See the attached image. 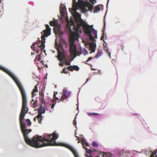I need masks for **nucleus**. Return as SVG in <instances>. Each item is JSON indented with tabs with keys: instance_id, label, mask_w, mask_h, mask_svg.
<instances>
[{
	"instance_id": "obj_1",
	"label": "nucleus",
	"mask_w": 157,
	"mask_h": 157,
	"mask_svg": "<svg viewBox=\"0 0 157 157\" xmlns=\"http://www.w3.org/2000/svg\"><path fill=\"white\" fill-rule=\"evenodd\" d=\"M9 75L14 80L18 87L22 96V106L19 117V121L21 132L23 135L24 140L26 143L29 145L36 148L40 147L39 146L40 142H41L42 136L38 135L34 136L30 139L29 138L28 134L31 132L32 130L26 128L25 124L24 122V117L25 114L27 113L28 110H26L27 107V98L25 92L21 83L11 72L8 69H0Z\"/></svg>"
},
{
	"instance_id": "obj_2",
	"label": "nucleus",
	"mask_w": 157,
	"mask_h": 157,
	"mask_svg": "<svg viewBox=\"0 0 157 157\" xmlns=\"http://www.w3.org/2000/svg\"><path fill=\"white\" fill-rule=\"evenodd\" d=\"M78 23L76 24V26L74 25V23H72L71 25L73 26L72 29L74 31L73 32L72 36L71 37V40L70 43V52L71 55L72 56L73 55L74 57L77 56V53L76 45L74 44L75 39L73 36H78L81 26H82L83 29L86 34L87 35L90 34L92 32V28H91L90 26L85 21H84L83 20H80L78 21Z\"/></svg>"
},
{
	"instance_id": "obj_3",
	"label": "nucleus",
	"mask_w": 157,
	"mask_h": 157,
	"mask_svg": "<svg viewBox=\"0 0 157 157\" xmlns=\"http://www.w3.org/2000/svg\"><path fill=\"white\" fill-rule=\"evenodd\" d=\"M52 138L51 137V135L49 134L48 136H42L41 142H40L39 146L40 147L48 146H61L65 147L63 146L64 145H68L67 144L62 143H56L55 141L58 137V135L54 132L52 134Z\"/></svg>"
},
{
	"instance_id": "obj_4",
	"label": "nucleus",
	"mask_w": 157,
	"mask_h": 157,
	"mask_svg": "<svg viewBox=\"0 0 157 157\" xmlns=\"http://www.w3.org/2000/svg\"><path fill=\"white\" fill-rule=\"evenodd\" d=\"M46 29L43 31L41 33L43 35L41 37V40H40L38 43H34L32 45L31 47L32 50L35 51V46L37 44V46L40 47L42 49H43L45 47L44 43L45 42V37H47L51 34V29L48 25H45Z\"/></svg>"
},
{
	"instance_id": "obj_5",
	"label": "nucleus",
	"mask_w": 157,
	"mask_h": 157,
	"mask_svg": "<svg viewBox=\"0 0 157 157\" xmlns=\"http://www.w3.org/2000/svg\"><path fill=\"white\" fill-rule=\"evenodd\" d=\"M61 47L60 46H57V48H56L58 52L57 57L58 60L61 62L59 63V65L61 66L63 65L64 60L68 59L67 58L68 56L67 55V52L66 51L63 49H62L61 51L59 50V48L61 49Z\"/></svg>"
},
{
	"instance_id": "obj_6",
	"label": "nucleus",
	"mask_w": 157,
	"mask_h": 157,
	"mask_svg": "<svg viewBox=\"0 0 157 157\" xmlns=\"http://www.w3.org/2000/svg\"><path fill=\"white\" fill-rule=\"evenodd\" d=\"M63 146L65 147L66 148L69 149L73 153L75 157H79L77 152L75 149L72 146L70 145H64ZM102 157H107V154L106 153H104Z\"/></svg>"
},
{
	"instance_id": "obj_7",
	"label": "nucleus",
	"mask_w": 157,
	"mask_h": 157,
	"mask_svg": "<svg viewBox=\"0 0 157 157\" xmlns=\"http://www.w3.org/2000/svg\"><path fill=\"white\" fill-rule=\"evenodd\" d=\"M93 5L90 3L89 2H87L82 7L81 9L83 13H86L88 11H92L93 9Z\"/></svg>"
},
{
	"instance_id": "obj_8",
	"label": "nucleus",
	"mask_w": 157,
	"mask_h": 157,
	"mask_svg": "<svg viewBox=\"0 0 157 157\" xmlns=\"http://www.w3.org/2000/svg\"><path fill=\"white\" fill-rule=\"evenodd\" d=\"M54 31L56 34L61 35L63 34L61 31V27L59 25H58L54 28Z\"/></svg>"
},
{
	"instance_id": "obj_9",
	"label": "nucleus",
	"mask_w": 157,
	"mask_h": 157,
	"mask_svg": "<svg viewBox=\"0 0 157 157\" xmlns=\"http://www.w3.org/2000/svg\"><path fill=\"white\" fill-rule=\"evenodd\" d=\"M68 94V93L67 90H63V94L60 99V101L63 102L65 99H67L69 96L67 95Z\"/></svg>"
},
{
	"instance_id": "obj_10",
	"label": "nucleus",
	"mask_w": 157,
	"mask_h": 157,
	"mask_svg": "<svg viewBox=\"0 0 157 157\" xmlns=\"http://www.w3.org/2000/svg\"><path fill=\"white\" fill-rule=\"evenodd\" d=\"M67 69L70 71H72L74 70H75L77 71H78L79 70V68L77 66L74 65L70 66H68L67 67Z\"/></svg>"
},
{
	"instance_id": "obj_11",
	"label": "nucleus",
	"mask_w": 157,
	"mask_h": 157,
	"mask_svg": "<svg viewBox=\"0 0 157 157\" xmlns=\"http://www.w3.org/2000/svg\"><path fill=\"white\" fill-rule=\"evenodd\" d=\"M58 21L57 20H54L53 21H51L49 22V24L51 26H53L54 28L58 25Z\"/></svg>"
},
{
	"instance_id": "obj_12",
	"label": "nucleus",
	"mask_w": 157,
	"mask_h": 157,
	"mask_svg": "<svg viewBox=\"0 0 157 157\" xmlns=\"http://www.w3.org/2000/svg\"><path fill=\"white\" fill-rule=\"evenodd\" d=\"M80 6V4L78 3H75V4H72V10L73 11H75L77 8H79Z\"/></svg>"
},
{
	"instance_id": "obj_13",
	"label": "nucleus",
	"mask_w": 157,
	"mask_h": 157,
	"mask_svg": "<svg viewBox=\"0 0 157 157\" xmlns=\"http://www.w3.org/2000/svg\"><path fill=\"white\" fill-rule=\"evenodd\" d=\"M95 44H94L93 43H91L90 44V49L91 50V52H94L95 50Z\"/></svg>"
},
{
	"instance_id": "obj_14",
	"label": "nucleus",
	"mask_w": 157,
	"mask_h": 157,
	"mask_svg": "<svg viewBox=\"0 0 157 157\" xmlns=\"http://www.w3.org/2000/svg\"><path fill=\"white\" fill-rule=\"evenodd\" d=\"M100 5L96 6L94 8V13H97L100 11Z\"/></svg>"
},
{
	"instance_id": "obj_15",
	"label": "nucleus",
	"mask_w": 157,
	"mask_h": 157,
	"mask_svg": "<svg viewBox=\"0 0 157 157\" xmlns=\"http://www.w3.org/2000/svg\"><path fill=\"white\" fill-rule=\"evenodd\" d=\"M38 92L37 87L36 85L35 86L32 92V97H33L36 94H34V92Z\"/></svg>"
},
{
	"instance_id": "obj_16",
	"label": "nucleus",
	"mask_w": 157,
	"mask_h": 157,
	"mask_svg": "<svg viewBox=\"0 0 157 157\" xmlns=\"http://www.w3.org/2000/svg\"><path fill=\"white\" fill-rule=\"evenodd\" d=\"M36 118L37 119L38 123L41 124V121L42 120V115L41 114H38L36 116Z\"/></svg>"
},
{
	"instance_id": "obj_17",
	"label": "nucleus",
	"mask_w": 157,
	"mask_h": 157,
	"mask_svg": "<svg viewBox=\"0 0 157 157\" xmlns=\"http://www.w3.org/2000/svg\"><path fill=\"white\" fill-rule=\"evenodd\" d=\"M74 16L76 18H80V19L79 20V21L80 20L82 19L81 18V14H80L76 12V11H74Z\"/></svg>"
},
{
	"instance_id": "obj_18",
	"label": "nucleus",
	"mask_w": 157,
	"mask_h": 157,
	"mask_svg": "<svg viewBox=\"0 0 157 157\" xmlns=\"http://www.w3.org/2000/svg\"><path fill=\"white\" fill-rule=\"evenodd\" d=\"M60 8H61V10H62V11H65L66 10L65 6L63 4H62L60 6Z\"/></svg>"
},
{
	"instance_id": "obj_19",
	"label": "nucleus",
	"mask_w": 157,
	"mask_h": 157,
	"mask_svg": "<svg viewBox=\"0 0 157 157\" xmlns=\"http://www.w3.org/2000/svg\"><path fill=\"white\" fill-rule=\"evenodd\" d=\"M102 52L101 51H99L95 56V57L98 58L102 55Z\"/></svg>"
},
{
	"instance_id": "obj_20",
	"label": "nucleus",
	"mask_w": 157,
	"mask_h": 157,
	"mask_svg": "<svg viewBox=\"0 0 157 157\" xmlns=\"http://www.w3.org/2000/svg\"><path fill=\"white\" fill-rule=\"evenodd\" d=\"M82 145L83 148L85 149V147H87L88 146V144L87 143L84 141L82 142Z\"/></svg>"
},
{
	"instance_id": "obj_21",
	"label": "nucleus",
	"mask_w": 157,
	"mask_h": 157,
	"mask_svg": "<svg viewBox=\"0 0 157 157\" xmlns=\"http://www.w3.org/2000/svg\"><path fill=\"white\" fill-rule=\"evenodd\" d=\"M39 95L40 96L41 98H40L43 99L44 98V92L43 91L40 92Z\"/></svg>"
},
{
	"instance_id": "obj_22",
	"label": "nucleus",
	"mask_w": 157,
	"mask_h": 157,
	"mask_svg": "<svg viewBox=\"0 0 157 157\" xmlns=\"http://www.w3.org/2000/svg\"><path fill=\"white\" fill-rule=\"evenodd\" d=\"M88 115L89 116H91L92 115L93 116H97L98 115V113H87Z\"/></svg>"
},
{
	"instance_id": "obj_23",
	"label": "nucleus",
	"mask_w": 157,
	"mask_h": 157,
	"mask_svg": "<svg viewBox=\"0 0 157 157\" xmlns=\"http://www.w3.org/2000/svg\"><path fill=\"white\" fill-rule=\"evenodd\" d=\"M68 59H67L66 60H64L65 61V63L67 65H70L71 64L70 62H69V57L68 56V58H67Z\"/></svg>"
},
{
	"instance_id": "obj_24",
	"label": "nucleus",
	"mask_w": 157,
	"mask_h": 157,
	"mask_svg": "<svg viewBox=\"0 0 157 157\" xmlns=\"http://www.w3.org/2000/svg\"><path fill=\"white\" fill-rule=\"evenodd\" d=\"M88 35L89 36V38L90 40H91L92 41H94V37L92 35L91 33L90 34H89Z\"/></svg>"
},
{
	"instance_id": "obj_25",
	"label": "nucleus",
	"mask_w": 157,
	"mask_h": 157,
	"mask_svg": "<svg viewBox=\"0 0 157 157\" xmlns=\"http://www.w3.org/2000/svg\"><path fill=\"white\" fill-rule=\"evenodd\" d=\"M92 150L90 149H87L86 150V153L89 155H91L92 153Z\"/></svg>"
},
{
	"instance_id": "obj_26",
	"label": "nucleus",
	"mask_w": 157,
	"mask_h": 157,
	"mask_svg": "<svg viewBox=\"0 0 157 157\" xmlns=\"http://www.w3.org/2000/svg\"><path fill=\"white\" fill-rule=\"evenodd\" d=\"M61 73H64V74H67L68 73V71H66V69L65 68V67L63 69Z\"/></svg>"
},
{
	"instance_id": "obj_27",
	"label": "nucleus",
	"mask_w": 157,
	"mask_h": 157,
	"mask_svg": "<svg viewBox=\"0 0 157 157\" xmlns=\"http://www.w3.org/2000/svg\"><path fill=\"white\" fill-rule=\"evenodd\" d=\"M92 146L95 147H97L98 146V144L95 141H93L92 143Z\"/></svg>"
},
{
	"instance_id": "obj_28",
	"label": "nucleus",
	"mask_w": 157,
	"mask_h": 157,
	"mask_svg": "<svg viewBox=\"0 0 157 157\" xmlns=\"http://www.w3.org/2000/svg\"><path fill=\"white\" fill-rule=\"evenodd\" d=\"M26 121L28 123V125L29 126H30L31 124V122L29 119H27L26 120Z\"/></svg>"
},
{
	"instance_id": "obj_29",
	"label": "nucleus",
	"mask_w": 157,
	"mask_h": 157,
	"mask_svg": "<svg viewBox=\"0 0 157 157\" xmlns=\"http://www.w3.org/2000/svg\"><path fill=\"white\" fill-rule=\"evenodd\" d=\"M92 33L94 35L97 34V31L95 30L94 29L92 28Z\"/></svg>"
},
{
	"instance_id": "obj_30",
	"label": "nucleus",
	"mask_w": 157,
	"mask_h": 157,
	"mask_svg": "<svg viewBox=\"0 0 157 157\" xmlns=\"http://www.w3.org/2000/svg\"><path fill=\"white\" fill-rule=\"evenodd\" d=\"M39 113L38 114H41L42 113H44L45 110L44 109H40V110H39Z\"/></svg>"
},
{
	"instance_id": "obj_31",
	"label": "nucleus",
	"mask_w": 157,
	"mask_h": 157,
	"mask_svg": "<svg viewBox=\"0 0 157 157\" xmlns=\"http://www.w3.org/2000/svg\"><path fill=\"white\" fill-rule=\"evenodd\" d=\"M40 101L41 102L42 104H45V101L44 100V99H41V98H40L39 99Z\"/></svg>"
},
{
	"instance_id": "obj_32",
	"label": "nucleus",
	"mask_w": 157,
	"mask_h": 157,
	"mask_svg": "<svg viewBox=\"0 0 157 157\" xmlns=\"http://www.w3.org/2000/svg\"><path fill=\"white\" fill-rule=\"evenodd\" d=\"M36 58H38V61H41V56L40 55H38L36 56Z\"/></svg>"
},
{
	"instance_id": "obj_33",
	"label": "nucleus",
	"mask_w": 157,
	"mask_h": 157,
	"mask_svg": "<svg viewBox=\"0 0 157 157\" xmlns=\"http://www.w3.org/2000/svg\"><path fill=\"white\" fill-rule=\"evenodd\" d=\"M93 58L92 57H89L87 59V60L85 63L86 64H87V62H88L89 61L91 60Z\"/></svg>"
},
{
	"instance_id": "obj_34",
	"label": "nucleus",
	"mask_w": 157,
	"mask_h": 157,
	"mask_svg": "<svg viewBox=\"0 0 157 157\" xmlns=\"http://www.w3.org/2000/svg\"><path fill=\"white\" fill-rule=\"evenodd\" d=\"M73 124L74 125H76V121L75 119L73 121Z\"/></svg>"
},
{
	"instance_id": "obj_35",
	"label": "nucleus",
	"mask_w": 157,
	"mask_h": 157,
	"mask_svg": "<svg viewBox=\"0 0 157 157\" xmlns=\"http://www.w3.org/2000/svg\"><path fill=\"white\" fill-rule=\"evenodd\" d=\"M37 101H34L33 103V105L35 106L37 105L36 103Z\"/></svg>"
},
{
	"instance_id": "obj_36",
	"label": "nucleus",
	"mask_w": 157,
	"mask_h": 157,
	"mask_svg": "<svg viewBox=\"0 0 157 157\" xmlns=\"http://www.w3.org/2000/svg\"><path fill=\"white\" fill-rule=\"evenodd\" d=\"M106 52L107 53H109V56L110 57L111 53L109 52L108 49H106Z\"/></svg>"
},
{
	"instance_id": "obj_37",
	"label": "nucleus",
	"mask_w": 157,
	"mask_h": 157,
	"mask_svg": "<svg viewBox=\"0 0 157 157\" xmlns=\"http://www.w3.org/2000/svg\"><path fill=\"white\" fill-rule=\"evenodd\" d=\"M152 154H153L154 155L155 157H157V155H156V152H155V151H153L152 153Z\"/></svg>"
},
{
	"instance_id": "obj_38",
	"label": "nucleus",
	"mask_w": 157,
	"mask_h": 157,
	"mask_svg": "<svg viewBox=\"0 0 157 157\" xmlns=\"http://www.w3.org/2000/svg\"><path fill=\"white\" fill-rule=\"evenodd\" d=\"M54 99H55V101L56 102H57L58 100H59V99L57 97H55Z\"/></svg>"
},
{
	"instance_id": "obj_39",
	"label": "nucleus",
	"mask_w": 157,
	"mask_h": 157,
	"mask_svg": "<svg viewBox=\"0 0 157 157\" xmlns=\"http://www.w3.org/2000/svg\"><path fill=\"white\" fill-rule=\"evenodd\" d=\"M72 2H73V4H75V3H77L76 2V1L75 0H72Z\"/></svg>"
},
{
	"instance_id": "obj_40",
	"label": "nucleus",
	"mask_w": 157,
	"mask_h": 157,
	"mask_svg": "<svg viewBox=\"0 0 157 157\" xmlns=\"http://www.w3.org/2000/svg\"><path fill=\"white\" fill-rule=\"evenodd\" d=\"M104 38V35H103L102 36H101V40H103V39Z\"/></svg>"
},
{
	"instance_id": "obj_41",
	"label": "nucleus",
	"mask_w": 157,
	"mask_h": 157,
	"mask_svg": "<svg viewBox=\"0 0 157 157\" xmlns=\"http://www.w3.org/2000/svg\"><path fill=\"white\" fill-rule=\"evenodd\" d=\"M38 60V58H36V57L35 58L34 61L35 62H36V61H37Z\"/></svg>"
},
{
	"instance_id": "obj_42",
	"label": "nucleus",
	"mask_w": 157,
	"mask_h": 157,
	"mask_svg": "<svg viewBox=\"0 0 157 157\" xmlns=\"http://www.w3.org/2000/svg\"><path fill=\"white\" fill-rule=\"evenodd\" d=\"M54 106H55V104H52V105L51 107V108L53 109V108L54 107Z\"/></svg>"
},
{
	"instance_id": "obj_43",
	"label": "nucleus",
	"mask_w": 157,
	"mask_h": 157,
	"mask_svg": "<svg viewBox=\"0 0 157 157\" xmlns=\"http://www.w3.org/2000/svg\"><path fill=\"white\" fill-rule=\"evenodd\" d=\"M36 118H36V117H35L34 118V119H33V120H34V121H36Z\"/></svg>"
},
{
	"instance_id": "obj_44",
	"label": "nucleus",
	"mask_w": 157,
	"mask_h": 157,
	"mask_svg": "<svg viewBox=\"0 0 157 157\" xmlns=\"http://www.w3.org/2000/svg\"><path fill=\"white\" fill-rule=\"evenodd\" d=\"M53 98H54L55 97H56V94H55L54 93L53 94Z\"/></svg>"
},
{
	"instance_id": "obj_45",
	"label": "nucleus",
	"mask_w": 157,
	"mask_h": 157,
	"mask_svg": "<svg viewBox=\"0 0 157 157\" xmlns=\"http://www.w3.org/2000/svg\"><path fill=\"white\" fill-rule=\"evenodd\" d=\"M85 156L86 157H89L90 156H89L88 155H85Z\"/></svg>"
},
{
	"instance_id": "obj_46",
	"label": "nucleus",
	"mask_w": 157,
	"mask_h": 157,
	"mask_svg": "<svg viewBox=\"0 0 157 157\" xmlns=\"http://www.w3.org/2000/svg\"><path fill=\"white\" fill-rule=\"evenodd\" d=\"M94 37L95 38H97V34H96V35H94Z\"/></svg>"
},
{
	"instance_id": "obj_47",
	"label": "nucleus",
	"mask_w": 157,
	"mask_h": 157,
	"mask_svg": "<svg viewBox=\"0 0 157 157\" xmlns=\"http://www.w3.org/2000/svg\"><path fill=\"white\" fill-rule=\"evenodd\" d=\"M90 79V78H88L87 79H86V82H88V81Z\"/></svg>"
},
{
	"instance_id": "obj_48",
	"label": "nucleus",
	"mask_w": 157,
	"mask_h": 157,
	"mask_svg": "<svg viewBox=\"0 0 157 157\" xmlns=\"http://www.w3.org/2000/svg\"><path fill=\"white\" fill-rule=\"evenodd\" d=\"M31 53V55H33L34 54V52H32Z\"/></svg>"
},
{
	"instance_id": "obj_49",
	"label": "nucleus",
	"mask_w": 157,
	"mask_h": 157,
	"mask_svg": "<svg viewBox=\"0 0 157 157\" xmlns=\"http://www.w3.org/2000/svg\"><path fill=\"white\" fill-rule=\"evenodd\" d=\"M34 100H33V99H32V102L33 103V102H34Z\"/></svg>"
},
{
	"instance_id": "obj_50",
	"label": "nucleus",
	"mask_w": 157,
	"mask_h": 157,
	"mask_svg": "<svg viewBox=\"0 0 157 157\" xmlns=\"http://www.w3.org/2000/svg\"><path fill=\"white\" fill-rule=\"evenodd\" d=\"M69 30L71 32V28L69 29Z\"/></svg>"
},
{
	"instance_id": "obj_51",
	"label": "nucleus",
	"mask_w": 157,
	"mask_h": 157,
	"mask_svg": "<svg viewBox=\"0 0 157 157\" xmlns=\"http://www.w3.org/2000/svg\"><path fill=\"white\" fill-rule=\"evenodd\" d=\"M54 102V100H52V102Z\"/></svg>"
},
{
	"instance_id": "obj_52",
	"label": "nucleus",
	"mask_w": 157,
	"mask_h": 157,
	"mask_svg": "<svg viewBox=\"0 0 157 157\" xmlns=\"http://www.w3.org/2000/svg\"><path fill=\"white\" fill-rule=\"evenodd\" d=\"M79 0V1H82V0Z\"/></svg>"
},
{
	"instance_id": "obj_53",
	"label": "nucleus",
	"mask_w": 157,
	"mask_h": 157,
	"mask_svg": "<svg viewBox=\"0 0 157 157\" xmlns=\"http://www.w3.org/2000/svg\"><path fill=\"white\" fill-rule=\"evenodd\" d=\"M79 143V141H78V143Z\"/></svg>"
},
{
	"instance_id": "obj_54",
	"label": "nucleus",
	"mask_w": 157,
	"mask_h": 157,
	"mask_svg": "<svg viewBox=\"0 0 157 157\" xmlns=\"http://www.w3.org/2000/svg\"><path fill=\"white\" fill-rule=\"evenodd\" d=\"M79 139L78 137H77V139Z\"/></svg>"
},
{
	"instance_id": "obj_55",
	"label": "nucleus",
	"mask_w": 157,
	"mask_h": 157,
	"mask_svg": "<svg viewBox=\"0 0 157 157\" xmlns=\"http://www.w3.org/2000/svg\"><path fill=\"white\" fill-rule=\"evenodd\" d=\"M1 9H2V7H1Z\"/></svg>"
},
{
	"instance_id": "obj_56",
	"label": "nucleus",
	"mask_w": 157,
	"mask_h": 157,
	"mask_svg": "<svg viewBox=\"0 0 157 157\" xmlns=\"http://www.w3.org/2000/svg\"><path fill=\"white\" fill-rule=\"evenodd\" d=\"M1 0H0V2H1Z\"/></svg>"
},
{
	"instance_id": "obj_57",
	"label": "nucleus",
	"mask_w": 157,
	"mask_h": 157,
	"mask_svg": "<svg viewBox=\"0 0 157 157\" xmlns=\"http://www.w3.org/2000/svg\"><path fill=\"white\" fill-rule=\"evenodd\" d=\"M37 52H39V51H37Z\"/></svg>"
}]
</instances>
